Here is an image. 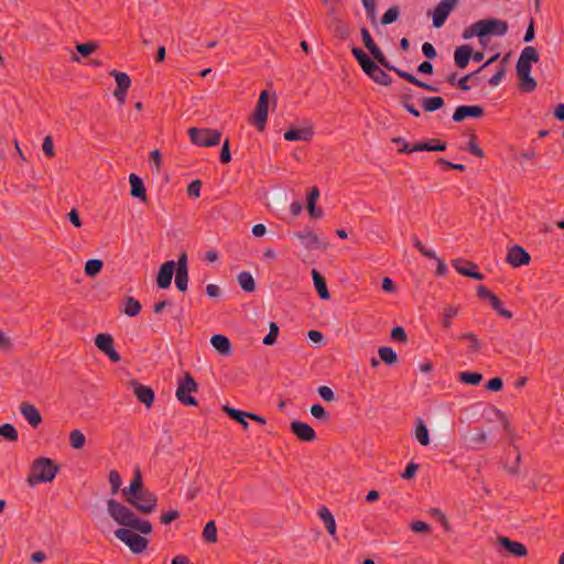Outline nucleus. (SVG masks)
<instances>
[{"label":"nucleus","instance_id":"55","mask_svg":"<svg viewBox=\"0 0 564 564\" xmlns=\"http://www.w3.org/2000/svg\"><path fill=\"white\" fill-rule=\"evenodd\" d=\"M200 188L202 182L199 180H195L188 184L186 192L188 196L197 198L200 196Z\"/></svg>","mask_w":564,"mask_h":564},{"label":"nucleus","instance_id":"17","mask_svg":"<svg viewBox=\"0 0 564 564\" xmlns=\"http://www.w3.org/2000/svg\"><path fill=\"white\" fill-rule=\"evenodd\" d=\"M453 265L462 275L469 276L478 281L484 279V275L475 270L476 265L471 262L463 259H455L453 261Z\"/></svg>","mask_w":564,"mask_h":564},{"label":"nucleus","instance_id":"45","mask_svg":"<svg viewBox=\"0 0 564 564\" xmlns=\"http://www.w3.org/2000/svg\"><path fill=\"white\" fill-rule=\"evenodd\" d=\"M459 378L465 383L476 386L481 381L482 376L479 372H462Z\"/></svg>","mask_w":564,"mask_h":564},{"label":"nucleus","instance_id":"27","mask_svg":"<svg viewBox=\"0 0 564 564\" xmlns=\"http://www.w3.org/2000/svg\"><path fill=\"white\" fill-rule=\"evenodd\" d=\"M295 237L301 240L305 248H317L321 246V240L312 229H304L295 234Z\"/></svg>","mask_w":564,"mask_h":564},{"label":"nucleus","instance_id":"19","mask_svg":"<svg viewBox=\"0 0 564 564\" xmlns=\"http://www.w3.org/2000/svg\"><path fill=\"white\" fill-rule=\"evenodd\" d=\"M361 39L365 44V46L370 51V53L373 55V57L378 61V63L382 64L383 66L388 67V64L386 62V58L383 56V53L381 50L373 42L369 31L367 29H361Z\"/></svg>","mask_w":564,"mask_h":564},{"label":"nucleus","instance_id":"5","mask_svg":"<svg viewBox=\"0 0 564 564\" xmlns=\"http://www.w3.org/2000/svg\"><path fill=\"white\" fill-rule=\"evenodd\" d=\"M188 135L194 144L198 147L210 148L219 143L221 132L216 129H198L193 127L188 129Z\"/></svg>","mask_w":564,"mask_h":564},{"label":"nucleus","instance_id":"10","mask_svg":"<svg viewBox=\"0 0 564 564\" xmlns=\"http://www.w3.org/2000/svg\"><path fill=\"white\" fill-rule=\"evenodd\" d=\"M479 37H486L490 35H503L508 30L507 22L498 19H487L478 21Z\"/></svg>","mask_w":564,"mask_h":564},{"label":"nucleus","instance_id":"64","mask_svg":"<svg viewBox=\"0 0 564 564\" xmlns=\"http://www.w3.org/2000/svg\"><path fill=\"white\" fill-rule=\"evenodd\" d=\"M486 433L485 432H476V433H469L465 436V438L470 443H482L486 441Z\"/></svg>","mask_w":564,"mask_h":564},{"label":"nucleus","instance_id":"48","mask_svg":"<svg viewBox=\"0 0 564 564\" xmlns=\"http://www.w3.org/2000/svg\"><path fill=\"white\" fill-rule=\"evenodd\" d=\"M109 484L111 486V494L117 495L121 486V477L117 470L109 473Z\"/></svg>","mask_w":564,"mask_h":564},{"label":"nucleus","instance_id":"21","mask_svg":"<svg viewBox=\"0 0 564 564\" xmlns=\"http://www.w3.org/2000/svg\"><path fill=\"white\" fill-rule=\"evenodd\" d=\"M507 261L513 267H520L529 263L530 254L523 248L514 246L509 250Z\"/></svg>","mask_w":564,"mask_h":564},{"label":"nucleus","instance_id":"13","mask_svg":"<svg viewBox=\"0 0 564 564\" xmlns=\"http://www.w3.org/2000/svg\"><path fill=\"white\" fill-rule=\"evenodd\" d=\"M129 386L132 388L137 399L143 403L148 409L152 406L154 402V391L147 386L139 383L137 380H130Z\"/></svg>","mask_w":564,"mask_h":564},{"label":"nucleus","instance_id":"18","mask_svg":"<svg viewBox=\"0 0 564 564\" xmlns=\"http://www.w3.org/2000/svg\"><path fill=\"white\" fill-rule=\"evenodd\" d=\"M129 184H130V195L132 197L138 198L141 202L148 200L145 186L143 184L142 178L139 175H137L134 173L130 174L129 175Z\"/></svg>","mask_w":564,"mask_h":564},{"label":"nucleus","instance_id":"16","mask_svg":"<svg viewBox=\"0 0 564 564\" xmlns=\"http://www.w3.org/2000/svg\"><path fill=\"white\" fill-rule=\"evenodd\" d=\"M314 137V129L312 126L302 128H291L284 133L286 141H310Z\"/></svg>","mask_w":564,"mask_h":564},{"label":"nucleus","instance_id":"15","mask_svg":"<svg viewBox=\"0 0 564 564\" xmlns=\"http://www.w3.org/2000/svg\"><path fill=\"white\" fill-rule=\"evenodd\" d=\"M176 269V263L174 261L164 262L156 276L158 286L161 289H167L172 283V278Z\"/></svg>","mask_w":564,"mask_h":564},{"label":"nucleus","instance_id":"33","mask_svg":"<svg viewBox=\"0 0 564 564\" xmlns=\"http://www.w3.org/2000/svg\"><path fill=\"white\" fill-rule=\"evenodd\" d=\"M145 490L143 488V481L141 477V473L139 470L135 471L134 477L132 481L130 482L129 487L124 488L122 490L123 497L132 496L134 494H138L139 491Z\"/></svg>","mask_w":564,"mask_h":564},{"label":"nucleus","instance_id":"52","mask_svg":"<svg viewBox=\"0 0 564 564\" xmlns=\"http://www.w3.org/2000/svg\"><path fill=\"white\" fill-rule=\"evenodd\" d=\"M430 513L431 516L437 521L441 523V525L446 530V531H449L451 527H449V523L445 517V514L438 510V509H431L430 510Z\"/></svg>","mask_w":564,"mask_h":564},{"label":"nucleus","instance_id":"32","mask_svg":"<svg viewBox=\"0 0 564 564\" xmlns=\"http://www.w3.org/2000/svg\"><path fill=\"white\" fill-rule=\"evenodd\" d=\"M202 538L206 543L215 544L218 541V530L214 520L208 521L202 532Z\"/></svg>","mask_w":564,"mask_h":564},{"label":"nucleus","instance_id":"59","mask_svg":"<svg viewBox=\"0 0 564 564\" xmlns=\"http://www.w3.org/2000/svg\"><path fill=\"white\" fill-rule=\"evenodd\" d=\"M457 314V308L453 306H448L445 308L443 313V325L445 328H448L451 325V318Z\"/></svg>","mask_w":564,"mask_h":564},{"label":"nucleus","instance_id":"35","mask_svg":"<svg viewBox=\"0 0 564 564\" xmlns=\"http://www.w3.org/2000/svg\"><path fill=\"white\" fill-rule=\"evenodd\" d=\"M240 288L246 292H253L256 290V282L249 272H241L237 276Z\"/></svg>","mask_w":564,"mask_h":564},{"label":"nucleus","instance_id":"50","mask_svg":"<svg viewBox=\"0 0 564 564\" xmlns=\"http://www.w3.org/2000/svg\"><path fill=\"white\" fill-rule=\"evenodd\" d=\"M399 18V9L397 7H392L388 9V11L383 14L381 19L382 24H391L395 22Z\"/></svg>","mask_w":564,"mask_h":564},{"label":"nucleus","instance_id":"53","mask_svg":"<svg viewBox=\"0 0 564 564\" xmlns=\"http://www.w3.org/2000/svg\"><path fill=\"white\" fill-rule=\"evenodd\" d=\"M425 257H429L431 264L436 265L437 274L442 275L445 272V263L440 261L434 253L425 250Z\"/></svg>","mask_w":564,"mask_h":564},{"label":"nucleus","instance_id":"3","mask_svg":"<svg viewBox=\"0 0 564 564\" xmlns=\"http://www.w3.org/2000/svg\"><path fill=\"white\" fill-rule=\"evenodd\" d=\"M351 52L361 66L362 70L368 76H370L379 85H389V75L382 70L362 50L354 47Z\"/></svg>","mask_w":564,"mask_h":564},{"label":"nucleus","instance_id":"61","mask_svg":"<svg viewBox=\"0 0 564 564\" xmlns=\"http://www.w3.org/2000/svg\"><path fill=\"white\" fill-rule=\"evenodd\" d=\"M220 161L223 163H229L231 161V154H230V148H229V140L226 139L221 147L220 152Z\"/></svg>","mask_w":564,"mask_h":564},{"label":"nucleus","instance_id":"12","mask_svg":"<svg viewBox=\"0 0 564 564\" xmlns=\"http://www.w3.org/2000/svg\"><path fill=\"white\" fill-rule=\"evenodd\" d=\"M96 347L104 352L111 361L119 362L121 357L115 349L113 337L110 334L101 333L95 337Z\"/></svg>","mask_w":564,"mask_h":564},{"label":"nucleus","instance_id":"23","mask_svg":"<svg viewBox=\"0 0 564 564\" xmlns=\"http://www.w3.org/2000/svg\"><path fill=\"white\" fill-rule=\"evenodd\" d=\"M391 142L393 144L398 145L397 151H398V153H401V154L423 151V141L410 143L401 137H395V138L391 139Z\"/></svg>","mask_w":564,"mask_h":564},{"label":"nucleus","instance_id":"44","mask_svg":"<svg viewBox=\"0 0 564 564\" xmlns=\"http://www.w3.org/2000/svg\"><path fill=\"white\" fill-rule=\"evenodd\" d=\"M279 335V326L275 323H270L269 325V334L263 338V344L265 346H272L276 341V337Z\"/></svg>","mask_w":564,"mask_h":564},{"label":"nucleus","instance_id":"57","mask_svg":"<svg viewBox=\"0 0 564 564\" xmlns=\"http://www.w3.org/2000/svg\"><path fill=\"white\" fill-rule=\"evenodd\" d=\"M150 159L153 163V167L155 173H159L162 167V154L159 150H153L150 152Z\"/></svg>","mask_w":564,"mask_h":564},{"label":"nucleus","instance_id":"39","mask_svg":"<svg viewBox=\"0 0 564 564\" xmlns=\"http://www.w3.org/2000/svg\"><path fill=\"white\" fill-rule=\"evenodd\" d=\"M519 59L528 64L536 63L539 54L533 46H527L522 50Z\"/></svg>","mask_w":564,"mask_h":564},{"label":"nucleus","instance_id":"6","mask_svg":"<svg viewBox=\"0 0 564 564\" xmlns=\"http://www.w3.org/2000/svg\"><path fill=\"white\" fill-rule=\"evenodd\" d=\"M115 535L134 554L142 553L148 547V540L128 528L117 529Z\"/></svg>","mask_w":564,"mask_h":564},{"label":"nucleus","instance_id":"7","mask_svg":"<svg viewBox=\"0 0 564 564\" xmlns=\"http://www.w3.org/2000/svg\"><path fill=\"white\" fill-rule=\"evenodd\" d=\"M127 502L142 513H151L158 503V498L149 490H142L132 496L124 497Z\"/></svg>","mask_w":564,"mask_h":564},{"label":"nucleus","instance_id":"22","mask_svg":"<svg viewBox=\"0 0 564 564\" xmlns=\"http://www.w3.org/2000/svg\"><path fill=\"white\" fill-rule=\"evenodd\" d=\"M484 110L479 106H459L456 108L453 120L455 122H462L468 117H480Z\"/></svg>","mask_w":564,"mask_h":564},{"label":"nucleus","instance_id":"38","mask_svg":"<svg viewBox=\"0 0 564 564\" xmlns=\"http://www.w3.org/2000/svg\"><path fill=\"white\" fill-rule=\"evenodd\" d=\"M378 355L380 359L387 365H394L398 361L397 354L390 347H380Z\"/></svg>","mask_w":564,"mask_h":564},{"label":"nucleus","instance_id":"62","mask_svg":"<svg viewBox=\"0 0 564 564\" xmlns=\"http://www.w3.org/2000/svg\"><path fill=\"white\" fill-rule=\"evenodd\" d=\"M390 336L393 340H398L401 343L406 341V334H405L404 329L400 326L392 328Z\"/></svg>","mask_w":564,"mask_h":564},{"label":"nucleus","instance_id":"25","mask_svg":"<svg viewBox=\"0 0 564 564\" xmlns=\"http://www.w3.org/2000/svg\"><path fill=\"white\" fill-rule=\"evenodd\" d=\"M498 543L503 546L509 553L516 556H525L527 555V547L519 542L511 541L507 536H499Z\"/></svg>","mask_w":564,"mask_h":564},{"label":"nucleus","instance_id":"36","mask_svg":"<svg viewBox=\"0 0 564 564\" xmlns=\"http://www.w3.org/2000/svg\"><path fill=\"white\" fill-rule=\"evenodd\" d=\"M86 444V436L79 430H73L69 433V445L74 449H83Z\"/></svg>","mask_w":564,"mask_h":564},{"label":"nucleus","instance_id":"30","mask_svg":"<svg viewBox=\"0 0 564 564\" xmlns=\"http://www.w3.org/2000/svg\"><path fill=\"white\" fill-rule=\"evenodd\" d=\"M318 517L325 523L329 535H336V521L328 508L322 507L318 509Z\"/></svg>","mask_w":564,"mask_h":564},{"label":"nucleus","instance_id":"4","mask_svg":"<svg viewBox=\"0 0 564 564\" xmlns=\"http://www.w3.org/2000/svg\"><path fill=\"white\" fill-rule=\"evenodd\" d=\"M198 390V384L189 372H185L178 381L175 397L184 405H197V400L191 395Z\"/></svg>","mask_w":564,"mask_h":564},{"label":"nucleus","instance_id":"41","mask_svg":"<svg viewBox=\"0 0 564 564\" xmlns=\"http://www.w3.org/2000/svg\"><path fill=\"white\" fill-rule=\"evenodd\" d=\"M518 76L520 78L521 87L523 90L532 91L536 87V82L533 77H531V73H521L518 74Z\"/></svg>","mask_w":564,"mask_h":564},{"label":"nucleus","instance_id":"37","mask_svg":"<svg viewBox=\"0 0 564 564\" xmlns=\"http://www.w3.org/2000/svg\"><path fill=\"white\" fill-rule=\"evenodd\" d=\"M140 311H141V304L139 301H137L132 296H129L126 299L124 310H123L126 315H128L130 317H134V316L139 315Z\"/></svg>","mask_w":564,"mask_h":564},{"label":"nucleus","instance_id":"9","mask_svg":"<svg viewBox=\"0 0 564 564\" xmlns=\"http://www.w3.org/2000/svg\"><path fill=\"white\" fill-rule=\"evenodd\" d=\"M109 75L115 79L116 82V89L113 90V97L117 100L119 105L124 104L128 90L131 87V78L127 73L119 72V70H111Z\"/></svg>","mask_w":564,"mask_h":564},{"label":"nucleus","instance_id":"42","mask_svg":"<svg viewBox=\"0 0 564 564\" xmlns=\"http://www.w3.org/2000/svg\"><path fill=\"white\" fill-rule=\"evenodd\" d=\"M98 48L96 42H86L76 45V51L84 57L91 55Z\"/></svg>","mask_w":564,"mask_h":564},{"label":"nucleus","instance_id":"26","mask_svg":"<svg viewBox=\"0 0 564 564\" xmlns=\"http://www.w3.org/2000/svg\"><path fill=\"white\" fill-rule=\"evenodd\" d=\"M319 197V191L317 187H313L307 195V212L313 219H318L323 216V210L316 208V202Z\"/></svg>","mask_w":564,"mask_h":564},{"label":"nucleus","instance_id":"58","mask_svg":"<svg viewBox=\"0 0 564 564\" xmlns=\"http://www.w3.org/2000/svg\"><path fill=\"white\" fill-rule=\"evenodd\" d=\"M420 469V465L419 464H415V463H410L405 470L403 471V474L401 475L402 479L404 480H409V479H412L416 471Z\"/></svg>","mask_w":564,"mask_h":564},{"label":"nucleus","instance_id":"47","mask_svg":"<svg viewBox=\"0 0 564 564\" xmlns=\"http://www.w3.org/2000/svg\"><path fill=\"white\" fill-rule=\"evenodd\" d=\"M187 283H188V271H176L175 276V284L177 289L182 292L187 290Z\"/></svg>","mask_w":564,"mask_h":564},{"label":"nucleus","instance_id":"51","mask_svg":"<svg viewBox=\"0 0 564 564\" xmlns=\"http://www.w3.org/2000/svg\"><path fill=\"white\" fill-rule=\"evenodd\" d=\"M42 150L47 158H53L55 155L53 138L51 135H46L43 139Z\"/></svg>","mask_w":564,"mask_h":564},{"label":"nucleus","instance_id":"34","mask_svg":"<svg viewBox=\"0 0 564 564\" xmlns=\"http://www.w3.org/2000/svg\"><path fill=\"white\" fill-rule=\"evenodd\" d=\"M104 267V262L99 259H90L86 261L84 271L85 274L89 278H95L98 275Z\"/></svg>","mask_w":564,"mask_h":564},{"label":"nucleus","instance_id":"31","mask_svg":"<svg viewBox=\"0 0 564 564\" xmlns=\"http://www.w3.org/2000/svg\"><path fill=\"white\" fill-rule=\"evenodd\" d=\"M223 411L232 420L240 423L245 430L248 429L249 424L246 419H249V412H243L236 410L234 408H230L228 405L223 406Z\"/></svg>","mask_w":564,"mask_h":564},{"label":"nucleus","instance_id":"49","mask_svg":"<svg viewBox=\"0 0 564 564\" xmlns=\"http://www.w3.org/2000/svg\"><path fill=\"white\" fill-rule=\"evenodd\" d=\"M180 517H181L180 511L176 510V509H173V510H169L166 512H163L161 514V517H160V521H161L162 524L167 525L171 522L177 520Z\"/></svg>","mask_w":564,"mask_h":564},{"label":"nucleus","instance_id":"43","mask_svg":"<svg viewBox=\"0 0 564 564\" xmlns=\"http://www.w3.org/2000/svg\"><path fill=\"white\" fill-rule=\"evenodd\" d=\"M444 100L442 97H425V111H434L442 108Z\"/></svg>","mask_w":564,"mask_h":564},{"label":"nucleus","instance_id":"60","mask_svg":"<svg viewBox=\"0 0 564 564\" xmlns=\"http://www.w3.org/2000/svg\"><path fill=\"white\" fill-rule=\"evenodd\" d=\"M446 145L437 140H425V151H443Z\"/></svg>","mask_w":564,"mask_h":564},{"label":"nucleus","instance_id":"63","mask_svg":"<svg viewBox=\"0 0 564 564\" xmlns=\"http://www.w3.org/2000/svg\"><path fill=\"white\" fill-rule=\"evenodd\" d=\"M462 337L469 341V347L474 351L479 350V348H480V340L473 333L464 334Z\"/></svg>","mask_w":564,"mask_h":564},{"label":"nucleus","instance_id":"11","mask_svg":"<svg viewBox=\"0 0 564 564\" xmlns=\"http://www.w3.org/2000/svg\"><path fill=\"white\" fill-rule=\"evenodd\" d=\"M459 0H442L432 11L433 26L440 29L457 7Z\"/></svg>","mask_w":564,"mask_h":564},{"label":"nucleus","instance_id":"54","mask_svg":"<svg viewBox=\"0 0 564 564\" xmlns=\"http://www.w3.org/2000/svg\"><path fill=\"white\" fill-rule=\"evenodd\" d=\"M319 397L326 402H333L335 400V393L332 388L327 386H321L317 389Z\"/></svg>","mask_w":564,"mask_h":564},{"label":"nucleus","instance_id":"8","mask_svg":"<svg viewBox=\"0 0 564 564\" xmlns=\"http://www.w3.org/2000/svg\"><path fill=\"white\" fill-rule=\"evenodd\" d=\"M269 91L262 90L260 93L256 109L251 116V122L257 127L259 131H263L268 119V107H269Z\"/></svg>","mask_w":564,"mask_h":564},{"label":"nucleus","instance_id":"40","mask_svg":"<svg viewBox=\"0 0 564 564\" xmlns=\"http://www.w3.org/2000/svg\"><path fill=\"white\" fill-rule=\"evenodd\" d=\"M0 436L4 437L11 442H15L19 437V434L12 424L6 423L0 426Z\"/></svg>","mask_w":564,"mask_h":564},{"label":"nucleus","instance_id":"2","mask_svg":"<svg viewBox=\"0 0 564 564\" xmlns=\"http://www.w3.org/2000/svg\"><path fill=\"white\" fill-rule=\"evenodd\" d=\"M58 469V465L51 458H35L31 464L26 482L30 486H35L41 482H52L56 477Z\"/></svg>","mask_w":564,"mask_h":564},{"label":"nucleus","instance_id":"14","mask_svg":"<svg viewBox=\"0 0 564 564\" xmlns=\"http://www.w3.org/2000/svg\"><path fill=\"white\" fill-rule=\"evenodd\" d=\"M290 429L300 441L311 443L316 440V433L314 429L307 423L293 421L290 424Z\"/></svg>","mask_w":564,"mask_h":564},{"label":"nucleus","instance_id":"24","mask_svg":"<svg viewBox=\"0 0 564 564\" xmlns=\"http://www.w3.org/2000/svg\"><path fill=\"white\" fill-rule=\"evenodd\" d=\"M210 344L221 356H229L231 354V343L225 335L217 334L212 336Z\"/></svg>","mask_w":564,"mask_h":564},{"label":"nucleus","instance_id":"46","mask_svg":"<svg viewBox=\"0 0 564 564\" xmlns=\"http://www.w3.org/2000/svg\"><path fill=\"white\" fill-rule=\"evenodd\" d=\"M311 415L315 417L318 421H327L328 414L323 405L321 404H313L310 409Z\"/></svg>","mask_w":564,"mask_h":564},{"label":"nucleus","instance_id":"29","mask_svg":"<svg viewBox=\"0 0 564 564\" xmlns=\"http://www.w3.org/2000/svg\"><path fill=\"white\" fill-rule=\"evenodd\" d=\"M471 57V48L468 45L459 46L455 50L454 59L459 68H465Z\"/></svg>","mask_w":564,"mask_h":564},{"label":"nucleus","instance_id":"28","mask_svg":"<svg viewBox=\"0 0 564 564\" xmlns=\"http://www.w3.org/2000/svg\"><path fill=\"white\" fill-rule=\"evenodd\" d=\"M312 278L314 286L322 300H328L330 297V294L328 292L325 279L323 275L315 269L312 270Z\"/></svg>","mask_w":564,"mask_h":564},{"label":"nucleus","instance_id":"20","mask_svg":"<svg viewBox=\"0 0 564 564\" xmlns=\"http://www.w3.org/2000/svg\"><path fill=\"white\" fill-rule=\"evenodd\" d=\"M20 412L31 426L37 427L42 423V415L33 404L23 402Z\"/></svg>","mask_w":564,"mask_h":564},{"label":"nucleus","instance_id":"56","mask_svg":"<svg viewBox=\"0 0 564 564\" xmlns=\"http://www.w3.org/2000/svg\"><path fill=\"white\" fill-rule=\"evenodd\" d=\"M13 348V343L9 335L0 329V349L3 351H10Z\"/></svg>","mask_w":564,"mask_h":564},{"label":"nucleus","instance_id":"1","mask_svg":"<svg viewBox=\"0 0 564 564\" xmlns=\"http://www.w3.org/2000/svg\"><path fill=\"white\" fill-rule=\"evenodd\" d=\"M107 511L121 527L134 529L142 534L152 532V524L148 520H140L130 508L113 499L108 500Z\"/></svg>","mask_w":564,"mask_h":564}]
</instances>
